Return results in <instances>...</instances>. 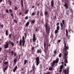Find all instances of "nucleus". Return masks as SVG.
Wrapping results in <instances>:
<instances>
[{
	"label": "nucleus",
	"mask_w": 74,
	"mask_h": 74,
	"mask_svg": "<svg viewBox=\"0 0 74 74\" xmlns=\"http://www.w3.org/2000/svg\"><path fill=\"white\" fill-rule=\"evenodd\" d=\"M64 65L65 66H66V64H64Z\"/></svg>",
	"instance_id": "338daca9"
},
{
	"label": "nucleus",
	"mask_w": 74,
	"mask_h": 74,
	"mask_svg": "<svg viewBox=\"0 0 74 74\" xmlns=\"http://www.w3.org/2000/svg\"><path fill=\"white\" fill-rule=\"evenodd\" d=\"M63 66L61 65L60 69L62 70L63 69Z\"/></svg>",
	"instance_id": "f704fd0d"
},
{
	"label": "nucleus",
	"mask_w": 74,
	"mask_h": 74,
	"mask_svg": "<svg viewBox=\"0 0 74 74\" xmlns=\"http://www.w3.org/2000/svg\"><path fill=\"white\" fill-rule=\"evenodd\" d=\"M62 53H61L59 54V58H61V56H62Z\"/></svg>",
	"instance_id": "e433bc0d"
},
{
	"label": "nucleus",
	"mask_w": 74,
	"mask_h": 74,
	"mask_svg": "<svg viewBox=\"0 0 74 74\" xmlns=\"http://www.w3.org/2000/svg\"><path fill=\"white\" fill-rule=\"evenodd\" d=\"M63 72L65 73V74H69V67H68L66 70L65 69L63 71Z\"/></svg>",
	"instance_id": "0eeeda50"
},
{
	"label": "nucleus",
	"mask_w": 74,
	"mask_h": 74,
	"mask_svg": "<svg viewBox=\"0 0 74 74\" xmlns=\"http://www.w3.org/2000/svg\"><path fill=\"white\" fill-rule=\"evenodd\" d=\"M40 3L38 4L37 5V6H38V7H39V6H40Z\"/></svg>",
	"instance_id": "5fc2aeb1"
},
{
	"label": "nucleus",
	"mask_w": 74,
	"mask_h": 74,
	"mask_svg": "<svg viewBox=\"0 0 74 74\" xmlns=\"http://www.w3.org/2000/svg\"><path fill=\"white\" fill-rule=\"evenodd\" d=\"M7 69H8V66H6L5 68H4V69L3 70H7Z\"/></svg>",
	"instance_id": "7c9ffc66"
},
{
	"label": "nucleus",
	"mask_w": 74,
	"mask_h": 74,
	"mask_svg": "<svg viewBox=\"0 0 74 74\" xmlns=\"http://www.w3.org/2000/svg\"><path fill=\"white\" fill-rule=\"evenodd\" d=\"M62 23H60V25L61 26V27L62 28H63V25H64V20H62Z\"/></svg>",
	"instance_id": "9d476101"
},
{
	"label": "nucleus",
	"mask_w": 74,
	"mask_h": 74,
	"mask_svg": "<svg viewBox=\"0 0 74 74\" xmlns=\"http://www.w3.org/2000/svg\"><path fill=\"white\" fill-rule=\"evenodd\" d=\"M11 53H12V56H13V55H14V51H11Z\"/></svg>",
	"instance_id": "2f4dec72"
},
{
	"label": "nucleus",
	"mask_w": 74,
	"mask_h": 74,
	"mask_svg": "<svg viewBox=\"0 0 74 74\" xmlns=\"http://www.w3.org/2000/svg\"><path fill=\"white\" fill-rule=\"evenodd\" d=\"M59 23L58 22V23H57V24H56V25H57V26H59Z\"/></svg>",
	"instance_id": "3c124183"
},
{
	"label": "nucleus",
	"mask_w": 74,
	"mask_h": 74,
	"mask_svg": "<svg viewBox=\"0 0 74 74\" xmlns=\"http://www.w3.org/2000/svg\"><path fill=\"white\" fill-rule=\"evenodd\" d=\"M3 72H4V73H5V70H4V69H3Z\"/></svg>",
	"instance_id": "69168bd1"
},
{
	"label": "nucleus",
	"mask_w": 74,
	"mask_h": 74,
	"mask_svg": "<svg viewBox=\"0 0 74 74\" xmlns=\"http://www.w3.org/2000/svg\"><path fill=\"white\" fill-rule=\"evenodd\" d=\"M11 37H12V35H11V34H9V38L10 39H11Z\"/></svg>",
	"instance_id": "bb28decb"
},
{
	"label": "nucleus",
	"mask_w": 74,
	"mask_h": 74,
	"mask_svg": "<svg viewBox=\"0 0 74 74\" xmlns=\"http://www.w3.org/2000/svg\"><path fill=\"white\" fill-rule=\"evenodd\" d=\"M22 43L23 47H24V45H25V37H24V36H23L22 37V39H21L20 40V41L19 42V46H21V45H22Z\"/></svg>",
	"instance_id": "f03ea898"
},
{
	"label": "nucleus",
	"mask_w": 74,
	"mask_h": 74,
	"mask_svg": "<svg viewBox=\"0 0 74 74\" xmlns=\"http://www.w3.org/2000/svg\"><path fill=\"white\" fill-rule=\"evenodd\" d=\"M59 59L58 58L56 59V60H53L52 63L51 64V67H53L55 65V63L57 64L58 63L59 61Z\"/></svg>",
	"instance_id": "20e7f679"
},
{
	"label": "nucleus",
	"mask_w": 74,
	"mask_h": 74,
	"mask_svg": "<svg viewBox=\"0 0 74 74\" xmlns=\"http://www.w3.org/2000/svg\"><path fill=\"white\" fill-rule=\"evenodd\" d=\"M28 16H27L25 17V19H28Z\"/></svg>",
	"instance_id": "09e8293b"
},
{
	"label": "nucleus",
	"mask_w": 74,
	"mask_h": 74,
	"mask_svg": "<svg viewBox=\"0 0 74 74\" xmlns=\"http://www.w3.org/2000/svg\"><path fill=\"white\" fill-rule=\"evenodd\" d=\"M72 30H71V29H69V32H71V31Z\"/></svg>",
	"instance_id": "052dcab7"
},
{
	"label": "nucleus",
	"mask_w": 74,
	"mask_h": 74,
	"mask_svg": "<svg viewBox=\"0 0 74 74\" xmlns=\"http://www.w3.org/2000/svg\"><path fill=\"white\" fill-rule=\"evenodd\" d=\"M36 64L37 66H38V64H39V62H40V58L38 57H37L36 58Z\"/></svg>",
	"instance_id": "6e6552de"
},
{
	"label": "nucleus",
	"mask_w": 74,
	"mask_h": 74,
	"mask_svg": "<svg viewBox=\"0 0 74 74\" xmlns=\"http://www.w3.org/2000/svg\"><path fill=\"white\" fill-rule=\"evenodd\" d=\"M49 70H50V71H51V70H52V69H53V68H52V67H50L49 69Z\"/></svg>",
	"instance_id": "c756f323"
},
{
	"label": "nucleus",
	"mask_w": 74,
	"mask_h": 74,
	"mask_svg": "<svg viewBox=\"0 0 74 74\" xmlns=\"http://www.w3.org/2000/svg\"><path fill=\"white\" fill-rule=\"evenodd\" d=\"M35 31L36 32H38V29H37V28H36V29H35Z\"/></svg>",
	"instance_id": "49530a36"
},
{
	"label": "nucleus",
	"mask_w": 74,
	"mask_h": 74,
	"mask_svg": "<svg viewBox=\"0 0 74 74\" xmlns=\"http://www.w3.org/2000/svg\"><path fill=\"white\" fill-rule=\"evenodd\" d=\"M28 14V10H26L25 13V14Z\"/></svg>",
	"instance_id": "ea45409f"
},
{
	"label": "nucleus",
	"mask_w": 74,
	"mask_h": 74,
	"mask_svg": "<svg viewBox=\"0 0 74 74\" xmlns=\"http://www.w3.org/2000/svg\"><path fill=\"white\" fill-rule=\"evenodd\" d=\"M11 45L14 46V45H15V44H14V43H13V42H12L11 43Z\"/></svg>",
	"instance_id": "cd10ccee"
},
{
	"label": "nucleus",
	"mask_w": 74,
	"mask_h": 74,
	"mask_svg": "<svg viewBox=\"0 0 74 74\" xmlns=\"http://www.w3.org/2000/svg\"><path fill=\"white\" fill-rule=\"evenodd\" d=\"M46 43L47 44V48H48V44H49V42L48 41L46 40L44 42V48L45 49L46 48Z\"/></svg>",
	"instance_id": "423d86ee"
},
{
	"label": "nucleus",
	"mask_w": 74,
	"mask_h": 74,
	"mask_svg": "<svg viewBox=\"0 0 74 74\" xmlns=\"http://www.w3.org/2000/svg\"><path fill=\"white\" fill-rule=\"evenodd\" d=\"M14 22H15L16 23H17V22L16 20H14Z\"/></svg>",
	"instance_id": "8fccbe9b"
},
{
	"label": "nucleus",
	"mask_w": 74,
	"mask_h": 74,
	"mask_svg": "<svg viewBox=\"0 0 74 74\" xmlns=\"http://www.w3.org/2000/svg\"><path fill=\"white\" fill-rule=\"evenodd\" d=\"M50 73V72H49L48 73H47L46 74H49Z\"/></svg>",
	"instance_id": "774afa93"
},
{
	"label": "nucleus",
	"mask_w": 74,
	"mask_h": 74,
	"mask_svg": "<svg viewBox=\"0 0 74 74\" xmlns=\"http://www.w3.org/2000/svg\"><path fill=\"white\" fill-rule=\"evenodd\" d=\"M6 12H7V13L8 14L9 13V12L8 11V10L6 9Z\"/></svg>",
	"instance_id": "58836bf2"
},
{
	"label": "nucleus",
	"mask_w": 74,
	"mask_h": 74,
	"mask_svg": "<svg viewBox=\"0 0 74 74\" xmlns=\"http://www.w3.org/2000/svg\"><path fill=\"white\" fill-rule=\"evenodd\" d=\"M66 37H68V35L69 34V33L68 32V31L67 30V29H66Z\"/></svg>",
	"instance_id": "f3484780"
},
{
	"label": "nucleus",
	"mask_w": 74,
	"mask_h": 74,
	"mask_svg": "<svg viewBox=\"0 0 74 74\" xmlns=\"http://www.w3.org/2000/svg\"><path fill=\"white\" fill-rule=\"evenodd\" d=\"M31 22L32 23V24H34V22H35V20L34 19V20H32L31 21Z\"/></svg>",
	"instance_id": "393cba45"
},
{
	"label": "nucleus",
	"mask_w": 74,
	"mask_h": 74,
	"mask_svg": "<svg viewBox=\"0 0 74 74\" xmlns=\"http://www.w3.org/2000/svg\"><path fill=\"white\" fill-rule=\"evenodd\" d=\"M58 31H59V30H57V29L56 30V31H55V34H57V33H58Z\"/></svg>",
	"instance_id": "72a5a7b5"
},
{
	"label": "nucleus",
	"mask_w": 74,
	"mask_h": 74,
	"mask_svg": "<svg viewBox=\"0 0 74 74\" xmlns=\"http://www.w3.org/2000/svg\"><path fill=\"white\" fill-rule=\"evenodd\" d=\"M17 65L16 66L15 68L13 69V71L14 72H15L17 68Z\"/></svg>",
	"instance_id": "dca6fc26"
},
{
	"label": "nucleus",
	"mask_w": 74,
	"mask_h": 74,
	"mask_svg": "<svg viewBox=\"0 0 74 74\" xmlns=\"http://www.w3.org/2000/svg\"><path fill=\"white\" fill-rule=\"evenodd\" d=\"M35 7V6H33L32 7V8H34Z\"/></svg>",
	"instance_id": "e2e57ef3"
},
{
	"label": "nucleus",
	"mask_w": 74,
	"mask_h": 74,
	"mask_svg": "<svg viewBox=\"0 0 74 74\" xmlns=\"http://www.w3.org/2000/svg\"><path fill=\"white\" fill-rule=\"evenodd\" d=\"M29 25V22H27L25 25V26L26 27H27Z\"/></svg>",
	"instance_id": "412c9836"
},
{
	"label": "nucleus",
	"mask_w": 74,
	"mask_h": 74,
	"mask_svg": "<svg viewBox=\"0 0 74 74\" xmlns=\"http://www.w3.org/2000/svg\"><path fill=\"white\" fill-rule=\"evenodd\" d=\"M19 42V41L18 40L17 41V44H18Z\"/></svg>",
	"instance_id": "680f3d73"
},
{
	"label": "nucleus",
	"mask_w": 74,
	"mask_h": 74,
	"mask_svg": "<svg viewBox=\"0 0 74 74\" xmlns=\"http://www.w3.org/2000/svg\"><path fill=\"white\" fill-rule=\"evenodd\" d=\"M60 29V27H59V26H58L57 27V30H59Z\"/></svg>",
	"instance_id": "a878e982"
},
{
	"label": "nucleus",
	"mask_w": 74,
	"mask_h": 74,
	"mask_svg": "<svg viewBox=\"0 0 74 74\" xmlns=\"http://www.w3.org/2000/svg\"><path fill=\"white\" fill-rule=\"evenodd\" d=\"M16 56V52H15L14 53V57H15Z\"/></svg>",
	"instance_id": "c9c22d12"
},
{
	"label": "nucleus",
	"mask_w": 74,
	"mask_h": 74,
	"mask_svg": "<svg viewBox=\"0 0 74 74\" xmlns=\"http://www.w3.org/2000/svg\"><path fill=\"white\" fill-rule=\"evenodd\" d=\"M1 28L3 29V27H4V25H3V24H2L1 25Z\"/></svg>",
	"instance_id": "79ce46f5"
},
{
	"label": "nucleus",
	"mask_w": 74,
	"mask_h": 74,
	"mask_svg": "<svg viewBox=\"0 0 74 74\" xmlns=\"http://www.w3.org/2000/svg\"><path fill=\"white\" fill-rule=\"evenodd\" d=\"M22 12H20V13H19V14H20V15H22Z\"/></svg>",
	"instance_id": "4d7b16f0"
},
{
	"label": "nucleus",
	"mask_w": 74,
	"mask_h": 74,
	"mask_svg": "<svg viewBox=\"0 0 74 74\" xmlns=\"http://www.w3.org/2000/svg\"><path fill=\"white\" fill-rule=\"evenodd\" d=\"M56 53H57V52L56 51H54V53L55 56H56Z\"/></svg>",
	"instance_id": "c85d7f7f"
},
{
	"label": "nucleus",
	"mask_w": 74,
	"mask_h": 74,
	"mask_svg": "<svg viewBox=\"0 0 74 74\" xmlns=\"http://www.w3.org/2000/svg\"><path fill=\"white\" fill-rule=\"evenodd\" d=\"M21 5L22 7L23 8V3L22 0H21Z\"/></svg>",
	"instance_id": "a211bd4d"
},
{
	"label": "nucleus",
	"mask_w": 74,
	"mask_h": 74,
	"mask_svg": "<svg viewBox=\"0 0 74 74\" xmlns=\"http://www.w3.org/2000/svg\"><path fill=\"white\" fill-rule=\"evenodd\" d=\"M27 60H24V63L23 64V65H25L26 64V63H27Z\"/></svg>",
	"instance_id": "5701e85b"
},
{
	"label": "nucleus",
	"mask_w": 74,
	"mask_h": 74,
	"mask_svg": "<svg viewBox=\"0 0 74 74\" xmlns=\"http://www.w3.org/2000/svg\"><path fill=\"white\" fill-rule=\"evenodd\" d=\"M62 69H60V73H61L62 72Z\"/></svg>",
	"instance_id": "603ef678"
},
{
	"label": "nucleus",
	"mask_w": 74,
	"mask_h": 74,
	"mask_svg": "<svg viewBox=\"0 0 74 74\" xmlns=\"http://www.w3.org/2000/svg\"><path fill=\"white\" fill-rule=\"evenodd\" d=\"M11 16H12L13 18H14V15L12 13L11 14Z\"/></svg>",
	"instance_id": "de8ad7c7"
},
{
	"label": "nucleus",
	"mask_w": 74,
	"mask_h": 74,
	"mask_svg": "<svg viewBox=\"0 0 74 74\" xmlns=\"http://www.w3.org/2000/svg\"><path fill=\"white\" fill-rule=\"evenodd\" d=\"M45 27L46 29V32L47 33V34L48 35L50 33V26H49L48 28V23L47 22L46 23Z\"/></svg>",
	"instance_id": "7ed1b4c3"
},
{
	"label": "nucleus",
	"mask_w": 74,
	"mask_h": 74,
	"mask_svg": "<svg viewBox=\"0 0 74 74\" xmlns=\"http://www.w3.org/2000/svg\"><path fill=\"white\" fill-rule=\"evenodd\" d=\"M32 40L34 42H35V41H36V40H37V38L36 37L35 34H34L33 35V38L32 39Z\"/></svg>",
	"instance_id": "1a4fd4ad"
},
{
	"label": "nucleus",
	"mask_w": 74,
	"mask_h": 74,
	"mask_svg": "<svg viewBox=\"0 0 74 74\" xmlns=\"http://www.w3.org/2000/svg\"><path fill=\"white\" fill-rule=\"evenodd\" d=\"M51 5L52 8L54 6V2H53V0H52L51 2Z\"/></svg>",
	"instance_id": "ddd939ff"
},
{
	"label": "nucleus",
	"mask_w": 74,
	"mask_h": 74,
	"mask_svg": "<svg viewBox=\"0 0 74 74\" xmlns=\"http://www.w3.org/2000/svg\"><path fill=\"white\" fill-rule=\"evenodd\" d=\"M60 41H61V40H58V42H60Z\"/></svg>",
	"instance_id": "864d4df0"
},
{
	"label": "nucleus",
	"mask_w": 74,
	"mask_h": 74,
	"mask_svg": "<svg viewBox=\"0 0 74 74\" xmlns=\"http://www.w3.org/2000/svg\"><path fill=\"white\" fill-rule=\"evenodd\" d=\"M14 9L15 10H16V11L17 10V7L16 6L15 7Z\"/></svg>",
	"instance_id": "37998d69"
},
{
	"label": "nucleus",
	"mask_w": 74,
	"mask_h": 74,
	"mask_svg": "<svg viewBox=\"0 0 74 74\" xmlns=\"http://www.w3.org/2000/svg\"><path fill=\"white\" fill-rule=\"evenodd\" d=\"M39 11L38 10L37 12V15L38 16L39 15Z\"/></svg>",
	"instance_id": "4c0bfd02"
},
{
	"label": "nucleus",
	"mask_w": 74,
	"mask_h": 74,
	"mask_svg": "<svg viewBox=\"0 0 74 74\" xmlns=\"http://www.w3.org/2000/svg\"><path fill=\"white\" fill-rule=\"evenodd\" d=\"M1 49H2V48L0 47V52H1Z\"/></svg>",
	"instance_id": "6e6d98bb"
},
{
	"label": "nucleus",
	"mask_w": 74,
	"mask_h": 74,
	"mask_svg": "<svg viewBox=\"0 0 74 74\" xmlns=\"http://www.w3.org/2000/svg\"><path fill=\"white\" fill-rule=\"evenodd\" d=\"M31 50L32 52H35V48H34V46L32 47L31 48Z\"/></svg>",
	"instance_id": "2eb2a0df"
},
{
	"label": "nucleus",
	"mask_w": 74,
	"mask_h": 74,
	"mask_svg": "<svg viewBox=\"0 0 74 74\" xmlns=\"http://www.w3.org/2000/svg\"><path fill=\"white\" fill-rule=\"evenodd\" d=\"M65 3L64 5V7L66 8V10H67L69 8V4H68V1L67 0H65Z\"/></svg>",
	"instance_id": "39448f33"
},
{
	"label": "nucleus",
	"mask_w": 74,
	"mask_h": 74,
	"mask_svg": "<svg viewBox=\"0 0 74 74\" xmlns=\"http://www.w3.org/2000/svg\"><path fill=\"white\" fill-rule=\"evenodd\" d=\"M42 50L41 49H37V53H41L42 52Z\"/></svg>",
	"instance_id": "4468645a"
},
{
	"label": "nucleus",
	"mask_w": 74,
	"mask_h": 74,
	"mask_svg": "<svg viewBox=\"0 0 74 74\" xmlns=\"http://www.w3.org/2000/svg\"><path fill=\"white\" fill-rule=\"evenodd\" d=\"M5 34L6 36H8V30H6L5 31Z\"/></svg>",
	"instance_id": "6ab92c4d"
},
{
	"label": "nucleus",
	"mask_w": 74,
	"mask_h": 74,
	"mask_svg": "<svg viewBox=\"0 0 74 74\" xmlns=\"http://www.w3.org/2000/svg\"><path fill=\"white\" fill-rule=\"evenodd\" d=\"M45 15H48V13L47 12L45 11Z\"/></svg>",
	"instance_id": "473e14b6"
},
{
	"label": "nucleus",
	"mask_w": 74,
	"mask_h": 74,
	"mask_svg": "<svg viewBox=\"0 0 74 74\" xmlns=\"http://www.w3.org/2000/svg\"><path fill=\"white\" fill-rule=\"evenodd\" d=\"M64 48H63L64 51H65L66 52L64 53V59L65 60L64 62L65 63H68V61H67L66 56H67L68 55V51H67V50H69V46H67L66 43L65 42H64Z\"/></svg>",
	"instance_id": "f257e3e1"
},
{
	"label": "nucleus",
	"mask_w": 74,
	"mask_h": 74,
	"mask_svg": "<svg viewBox=\"0 0 74 74\" xmlns=\"http://www.w3.org/2000/svg\"><path fill=\"white\" fill-rule=\"evenodd\" d=\"M62 65H63V64H64V63L63 62H62Z\"/></svg>",
	"instance_id": "0e129e2a"
},
{
	"label": "nucleus",
	"mask_w": 74,
	"mask_h": 74,
	"mask_svg": "<svg viewBox=\"0 0 74 74\" xmlns=\"http://www.w3.org/2000/svg\"><path fill=\"white\" fill-rule=\"evenodd\" d=\"M8 2H9V4L10 5H11V4H12V3H11V1L10 0H9L8 1Z\"/></svg>",
	"instance_id": "b1692460"
},
{
	"label": "nucleus",
	"mask_w": 74,
	"mask_h": 74,
	"mask_svg": "<svg viewBox=\"0 0 74 74\" xmlns=\"http://www.w3.org/2000/svg\"><path fill=\"white\" fill-rule=\"evenodd\" d=\"M34 15H35V13H34V12H33L32 14V16H34Z\"/></svg>",
	"instance_id": "c03bdc74"
},
{
	"label": "nucleus",
	"mask_w": 74,
	"mask_h": 74,
	"mask_svg": "<svg viewBox=\"0 0 74 74\" xmlns=\"http://www.w3.org/2000/svg\"><path fill=\"white\" fill-rule=\"evenodd\" d=\"M62 2H64V0H61Z\"/></svg>",
	"instance_id": "bf43d9fd"
},
{
	"label": "nucleus",
	"mask_w": 74,
	"mask_h": 74,
	"mask_svg": "<svg viewBox=\"0 0 74 74\" xmlns=\"http://www.w3.org/2000/svg\"><path fill=\"white\" fill-rule=\"evenodd\" d=\"M32 69L33 71H34V72H35V70L36 69V68L35 67L34 64H33V65L32 66Z\"/></svg>",
	"instance_id": "f8f14e48"
},
{
	"label": "nucleus",
	"mask_w": 74,
	"mask_h": 74,
	"mask_svg": "<svg viewBox=\"0 0 74 74\" xmlns=\"http://www.w3.org/2000/svg\"><path fill=\"white\" fill-rule=\"evenodd\" d=\"M25 36V38H26V36H27V34L26 33H24Z\"/></svg>",
	"instance_id": "a19ab883"
},
{
	"label": "nucleus",
	"mask_w": 74,
	"mask_h": 74,
	"mask_svg": "<svg viewBox=\"0 0 74 74\" xmlns=\"http://www.w3.org/2000/svg\"><path fill=\"white\" fill-rule=\"evenodd\" d=\"M8 45H9V44L8 43H6V44L4 45V48L6 49L8 48Z\"/></svg>",
	"instance_id": "9b49d317"
},
{
	"label": "nucleus",
	"mask_w": 74,
	"mask_h": 74,
	"mask_svg": "<svg viewBox=\"0 0 74 74\" xmlns=\"http://www.w3.org/2000/svg\"><path fill=\"white\" fill-rule=\"evenodd\" d=\"M3 1V0H0V3H1L2 1Z\"/></svg>",
	"instance_id": "13d9d810"
},
{
	"label": "nucleus",
	"mask_w": 74,
	"mask_h": 74,
	"mask_svg": "<svg viewBox=\"0 0 74 74\" xmlns=\"http://www.w3.org/2000/svg\"><path fill=\"white\" fill-rule=\"evenodd\" d=\"M8 64V61L5 62L3 63V64H5V65H7Z\"/></svg>",
	"instance_id": "4be33fe9"
},
{
	"label": "nucleus",
	"mask_w": 74,
	"mask_h": 74,
	"mask_svg": "<svg viewBox=\"0 0 74 74\" xmlns=\"http://www.w3.org/2000/svg\"><path fill=\"white\" fill-rule=\"evenodd\" d=\"M17 62V60H16V59L15 58L14 59V64H16V63Z\"/></svg>",
	"instance_id": "aec40b11"
},
{
	"label": "nucleus",
	"mask_w": 74,
	"mask_h": 74,
	"mask_svg": "<svg viewBox=\"0 0 74 74\" xmlns=\"http://www.w3.org/2000/svg\"><path fill=\"white\" fill-rule=\"evenodd\" d=\"M12 12V10L11 9H10L9 10V12L10 13H11V12Z\"/></svg>",
	"instance_id": "a18cd8bd"
}]
</instances>
